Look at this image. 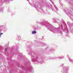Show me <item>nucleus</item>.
<instances>
[{
    "instance_id": "1",
    "label": "nucleus",
    "mask_w": 73,
    "mask_h": 73,
    "mask_svg": "<svg viewBox=\"0 0 73 73\" xmlns=\"http://www.w3.org/2000/svg\"><path fill=\"white\" fill-rule=\"evenodd\" d=\"M36 31H34L32 32V34H35V33H36Z\"/></svg>"
},
{
    "instance_id": "2",
    "label": "nucleus",
    "mask_w": 73,
    "mask_h": 73,
    "mask_svg": "<svg viewBox=\"0 0 73 73\" xmlns=\"http://www.w3.org/2000/svg\"><path fill=\"white\" fill-rule=\"evenodd\" d=\"M1 35H3V33H1V34H0V36H1Z\"/></svg>"
},
{
    "instance_id": "3",
    "label": "nucleus",
    "mask_w": 73,
    "mask_h": 73,
    "mask_svg": "<svg viewBox=\"0 0 73 73\" xmlns=\"http://www.w3.org/2000/svg\"><path fill=\"white\" fill-rule=\"evenodd\" d=\"M5 50H6V51H7V48H5Z\"/></svg>"
}]
</instances>
